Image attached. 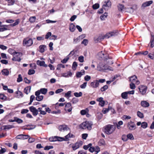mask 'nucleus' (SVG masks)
I'll return each instance as SVG.
<instances>
[{
    "mask_svg": "<svg viewBox=\"0 0 154 154\" xmlns=\"http://www.w3.org/2000/svg\"><path fill=\"white\" fill-rule=\"evenodd\" d=\"M30 66L31 68L35 69L36 67V65L35 63H32L30 64Z\"/></svg>",
    "mask_w": 154,
    "mask_h": 154,
    "instance_id": "nucleus-63",
    "label": "nucleus"
},
{
    "mask_svg": "<svg viewBox=\"0 0 154 154\" xmlns=\"http://www.w3.org/2000/svg\"><path fill=\"white\" fill-rule=\"evenodd\" d=\"M92 123L91 122L86 121L82 123L80 126V128L83 129H87L90 130L92 128Z\"/></svg>",
    "mask_w": 154,
    "mask_h": 154,
    "instance_id": "nucleus-3",
    "label": "nucleus"
},
{
    "mask_svg": "<svg viewBox=\"0 0 154 154\" xmlns=\"http://www.w3.org/2000/svg\"><path fill=\"white\" fill-rule=\"evenodd\" d=\"M69 29L71 32H73L75 30V25L73 23H71L69 26Z\"/></svg>",
    "mask_w": 154,
    "mask_h": 154,
    "instance_id": "nucleus-26",
    "label": "nucleus"
},
{
    "mask_svg": "<svg viewBox=\"0 0 154 154\" xmlns=\"http://www.w3.org/2000/svg\"><path fill=\"white\" fill-rule=\"evenodd\" d=\"M2 73L4 75L8 76L9 74V71L7 69H5L2 70Z\"/></svg>",
    "mask_w": 154,
    "mask_h": 154,
    "instance_id": "nucleus-23",
    "label": "nucleus"
},
{
    "mask_svg": "<svg viewBox=\"0 0 154 154\" xmlns=\"http://www.w3.org/2000/svg\"><path fill=\"white\" fill-rule=\"evenodd\" d=\"M88 41L87 39H84L83 41L82 42L81 44H84L85 45H87L88 44Z\"/></svg>",
    "mask_w": 154,
    "mask_h": 154,
    "instance_id": "nucleus-52",
    "label": "nucleus"
},
{
    "mask_svg": "<svg viewBox=\"0 0 154 154\" xmlns=\"http://www.w3.org/2000/svg\"><path fill=\"white\" fill-rule=\"evenodd\" d=\"M33 43L32 39L28 38H24L23 41V45L25 47L30 46L32 45Z\"/></svg>",
    "mask_w": 154,
    "mask_h": 154,
    "instance_id": "nucleus-4",
    "label": "nucleus"
},
{
    "mask_svg": "<svg viewBox=\"0 0 154 154\" xmlns=\"http://www.w3.org/2000/svg\"><path fill=\"white\" fill-rule=\"evenodd\" d=\"M58 129L60 131H70L69 128L65 125H60L59 126Z\"/></svg>",
    "mask_w": 154,
    "mask_h": 154,
    "instance_id": "nucleus-13",
    "label": "nucleus"
},
{
    "mask_svg": "<svg viewBox=\"0 0 154 154\" xmlns=\"http://www.w3.org/2000/svg\"><path fill=\"white\" fill-rule=\"evenodd\" d=\"M36 64L38 66H42L45 67H47L48 66V65L45 63V62L44 61L38 60L36 61Z\"/></svg>",
    "mask_w": 154,
    "mask_h": 154,
    "instance_id": "nucleus-16",
    "label": "nucleus"
},
{
    "mask_svg": "<svg viewBox=\"0 0 154 154\" xmlns=\"http://www.w3.org/2000/svg\"><path fill=\"white\" fill-rule=\"evenodd\" d=\"M40 91L41 93L43 94H45L47 92L48 90L47 88H42L40 89Z\"/></svg>",
    "mask_w": 154,
    "mask_h": 154,
    "instance_id": "nucleus-28",
    "label": "nucleus"
},
{
    "mask_svg": "<svg viewBox=\"0 0 154 154\" xmlns=\"http://www.w3.org/2000/svg\"><path fill=\"white\" fill-rule=\"evenodd\" d=\"M122 139L124 141H127L128 140L127 136H126L125 135H123L122 137Z\"/></svg>",
    "mask_w": 154,
    "mask_h": 154,
    "instance_id": "nucleus-62",
    "label": "nucleus"
},
{
    "mask_svg": "<svg viewBox=\"0 0 154 154\" xmlns=\"http://www.w3.org/2000/svg\"><path fill=\"white\" fill-rule=\"evenodd\" d=\"M153 40H154V35H152V33H151V38L150 41V46L152 47V43L153 42Z\"/></svg>",
    "mask_w": 154,
    "mask_h": 154,
    "instance_id": "nucleus-57",
    "label": "nucleus"
},
{
    "mask_svg": "<svg viewBox=\"0 0 154 154\" xmlns=\"http://www.w3.org/2000/svg\"><path fill=\"white\" fill-rule=\"evenodd\" d=\"M85 71L84 70H81L80 72H78L76 73V76L77 78H80L82 75L85 74Z\"/></svg>",
    "mask_w": 154,
    "mask_h": 154,
    "instance_id": "nucleus-20",
    "label": "nucleus"
},
{
    "mask_svg": "<svg viewBox=\"0 0 154 154\" xmlns=\"http://www.w3.org/2000/svg\"><path fill=\"white\" fill-rule=\"evenodd\" d=\"M61 68H65L64 65L62 64H58L57 66V69L59 70Z\"/></svg>",
    "mask_w": 154,
    "mask_h": 154,
    "instance_id": "nucleus-39",
    "label": "nucleus"
},
{
    "mask_svg": "<svg viewBox=\"0 0 154 154\" xmlns=\"http://www.w3.org/2000/svg\"><path fill=\"white\" fill-rule=\"evenodd\" d=\"M83 144V142L81 141L77 142L75 144L72 145V148L74 150H75L81 146Z\"/></svg>",
    "mask_w": 154,
    "mask_h": 154,
    "instance_id": "nucleus-9",
    "label": "nucleus"
},
{
    "mask_svg": "<svg viewBox=\"0 0 154 154\" xmlns=\"http://www.w3.org/2000/svg\"><path fill=\"white\" fill-rule=\"evenodd\" d=\"M7 97L3 94H0V99L2 100H5L6 99Z\"/></svg>",
    "mask_w": 154,
    "mask_h": 154,
    "instance_id": "nucleus-45",
    "label": "nucleus"
},
{
    "mask_svg": "<svg viewBox=\"0 0 154 154\" xmlns=\"http://www.w3.org/2000/svg\"><path fill=\"white\" fill-rule=\"evenodd\" d=\"M72 75V73L71 71L67 72H66L62 73L63 76L65 77H71Z\"/></svg>",
    "mask_w": 154,
    "mask_h": 154,
    "instance_id": "nucleus-21",
    "label": "nucleus"
},
{
    "mask_svg": "<svg viewBox=\"0 0 154 154\" xmlns=\"http://www.w3.org/2000/svg\"><path fill=\"white\" fill-rule=\"evenodd\" d=\"M118 34V32L117 30H114L112 32H109L107 33L105 35V38H108L111 37L115 36Z\"/></svg>",
    "mask_w": 154,
    "mask_h": 154,
    "instance_id": "nucleus-6",
    "label": "nucleus"
},
{
    "mask_svg": "<svg viewBox=\"0 0 154 154\" xmlns=\"http://www.w3.org/2000/svg\"><path fill=\"white\" fill-rule=\"evenodd\" d=\"M99 144L100 146L104 145L105 143L104 140L103 139H101L99 141Z\"/></svg>",
    "mask_w": 154,
    "mask_h": 154,
    "instance_id": "nucleus-41",
    "label": "nucleus"
},
{
    "mask_svg": "<svg viewBox=\"0 0 154 154\" xmlns=\"http://www.w3.org/2000/svg\"><path fill=\"white\" fill-rule=\"evenodd\" d=\"M116 129V127L113 125H108L104 127V132L107 134L112 133Z\"/></svg>",
    "mask_w": 154,
    "mask_h": 154,
    "instance_id": "nucleus-2",
    "label": "nucleus"
},
{
    "mask_svg": "<svg viewBox=\"0 0 154 154\" xmlns=\"http://www.w3.org/2000/svg\"><path fill=\"white\" fill-rule=\"evenodd\" d=\"M141 127L143 128H146L147 127V124L146 122H143L141 123Z\"/></svg>",
    "mask_w": 154,
    "mask_h": 154,
    "instance_id": "nucleus-40",
    "label": "nucleus"
},
{
    "mask_svg": "<svg viewBox=\"0 0 154 154\" xmlns=\"http://www.w3.org/2000/svg\"><path fill=\"white\" fill-rule=\"evenodd\" d=\"M78 101V99L76 98H73L72 100V102L73 103H76Z\"/></svg>",
    "mask_w": 154,
    "mask_h": 154,
    "instance_id": "nucleus-59",
    "label": "nucleus"
},
{
    "mask_svg": "<svg viewBox=\"0 0 154 154\" xmlns=\"http://www.w3.org/2000/svg\"><path fill=\"white\" fill-rule=\"evenodd\" d=\"M92 145L91 143H89L87 145H84L83 146V148L85 150L87 149L88 148L91 146Z\"/></svg>",
    "mask_w": 154,
    "mask_h": 154,
    "instance_id": "nucleus-56",
    "label": "nucleus"
},
{
    "mask_svg": "<svg viewBox=\"0 0 154 154\" xmlns=\"http://www.w3.org/2000/svg\"><path fill=\"white\" fill-rule=\"evenodd\" d=\"M108 88V86L105 85L100 89V90L102 91H106Z\"/></svg>",
    "mask_w": 154,
    "mask_h": 154,
    "instance_id": "nucleus-54",
    "label": "nucleus"
},
{
    "mask_svg": "<svg viewBox=\"0 0 154 154\" xmlns=\"http://www.w3.org/2000/svg\"><path fill=\"white\" fill-rule=\"evenodd\" d=\"M69 59V57L67 56L66 58H64L63 60L61 61V62L62 63H66Z\"/></svg>",
    "mask_w": 154,
    "mask_h": 154,
    "instance_id": "nucleus-49",
    "label": "nucleus"
},
{
    "mask_svg": "<svg viewBox=\"0 0 154 154\" xmlns=\"http://www.w3.org/2000/svg\"><path fill=\"white\" fill-rule=\"evenodd\" d=\"M149 58L151 59H154V55L153 54L149 53L148 55Z\"/></svg>",
    "mask_w": 154,
    "mask_h": 154,
    "instance_id": "nucleus-64",
    "label": "nucleus"
},
{
    "mask_svg": "<svg viewBox=\"0 0 154 154\" xmlns=\"http://www.w3.org/2000/svg\"><path fill=\"white\" fill-rule=\"evenodd\" d=\"M128 94L127 92L122 93L121 94L122 98L124 99H127L128 98Z\"/></svg>",
    "mask_w": 154,
    "mask_h": 154,
    "instance_id": "nucleus-30",
    "label": "nucleus"
},
{
    "mask_svg": "<svg viewBox=\"0 0 154 154\" xmlns=\"http://www.w3.org/2000/svg\"><path fill=\"white\" fill-rule=\"evenodd\" d=\"M57 139V136H55L54 137H51L49 138V140L51 142L56 141Z\"/></svg>",
    "mask_w": 154,
    "mask_h": 154,
    "instance_id": "nucleus-37",
    "label": "nucleus"
},
{
    "mask_svg": "<svg viewBox=\"0 0 154 154\" xmlns=\"http://www.w3.org/2000/svg\"><path fill=\"white\" fill-rule=\"evenodd\" d=\"M91 79L90 76L88 75H86L84 77V79L85 81H89Z\"/></svg>",
    "mask_w": 154,
    "mask_h": 154,
    "instance_id": "nucleus-60",
    "label": "nucleus"
},
{
    "mask_svg": "<svg viewBox=\"0 0 154 154\" xmlns=\"http://www.w3.org/2000/svg\"><path fill=\"white\" fill-rule=\"evenodd\" d=\"M78 60L80 62H83L84 61V57L82 56H79L78 58Z\"/></svg>",
    "mask_w": 154,
    "mask_h": 154,
    "instance_id": "nucleus-51",
    "label": "nucleus"
},
{
    "mask_svg": "<svg viewBox=\"0 0 154 154\" xmlns=\"http://www.w3.org/2000/svg\"><path fill=\"white\" fill-rule=\"evenodd\" d=\"M46 46L45 45H41L39 47V51L41 53H43L45 51V48Z\"/></svg>",
    "mask_w": 154,
    "mask_h": 154,
    "instance_id": "nucleus-27",
    "label": "nucleus"
},
{
    "mask_svg": "<svg viewBox=\"0 0 154 154\" xmlns=\"http://www.w3.org/2000/svg\"><path fill=\"white\" fill-rule=\"evenodd\" d=\"M22 78L20 74L18 75V77L17 79V82H20L22 81Z\"/></svg>",
    "mask_w": 154,
    "mask_h": 154,
    "instance_id": "nucleus-55",
    "label": "nucleus"
},
{
    "mask_svg": "<svg viewBox=\"0 0 154 154\" xmlns=\"http://www.w3.org/2000/svg\"><path fill=\"white\" fill-rule=\"evenodd\" d=\"M135 84V83L131 82V84H130V88L131 89H134L135 88L136 86Z\"/></svg>",
    "mask_w": 154,
    "mask_h": 154,
    "instance_id": "nucleus-50",
    "label": "nucleus"
},
{
    "mask_svg": "<svg viewBox=\"0 0 154 154\" xmlns=\"http://www.w3.org/2000/svg\"><path fill=\"white\" fill-rule=\"evenodd\" d=\"M31 89V87L30 86L26 87L24 88V92L26 94H27L30 92Z\"/></svg>",
    "mask_w": 154,
    "mask_h": 154,
    "instance_id": "nucleus-25",
    "label": "nucleus"
},
{
    "mask_svg": "<svg viewBox=\"0 0 154 154\" xmlns=\"http://www.w3.org/2000/svg\"><path fill=\"white\" fill-rule=\"evenodd\" d=\"M3 127H4V129L5 130V129H9L12 128H14V126L12 125H4L3 126Z\"/></svg>",
    "mask_w": 154,
    "mask_h": 154,
    "instance_id": "nucleus-29",
    "label": "nucleus"
},
{
    "mask_svg": "<svg viewBox=\"0 0 154 154\" xmlns=\"http://www.w3.org/2000/svg\"><path fill=\"white\" fill-rule=\"evenodd\" d=\"M36 19V18L35 16L31 17L29 19V21L31 23L34 22Z\"/></svg>",
    "mask_w": 154,
    "mask_h": 154,
    "instance_id": "nucleus-38",
    "label": "nucleus"
},
{
    "mask_svg": "<svg viewBox=\"0 0 154 154\" xmlns=\"http://www.w3.org/2000/svg\"><path fill=\"white\" fill-rule=\"evenodd\" d=\"M88 112V109H85L82 110L80 112V113L82 115H84Z\"/></svg>",
    "mask_w": 154,
    "mask_h": 154,
    "instance_id": "nucleus-33",
    "label": "nucleus"
},
{
    "mask_svg": "<svg viewBox=\"0 0 154 154\" xmlns=\"http://www.w3.org/2000/svg\"><path fill=\"white\" fill-rule=\"evenodd\" d=\"M74 94L75 97H79L81 96L82 95V92H80L79 93H74Z\"/></svg>",
    "mask_w": 154,
    "mask_h": 154,
    "instance_id": "nucleus-36",
    "label": "nucleus"
},
{
    "mask_svg": "<svg viewBox=\"0 0 154 154\" xmlns=\"http://www.w3.org/2000/svg\"><path fill=\"white\" fill-rule=\"evenodd\" d=\"M104 4L103 5V8L105 10H108L111 5V2L109 0H108L107 1H105L104 2Z\"/></svg>",
    "mask_w": 154,
    "mask_h": 154,
    "instance_id": "nucleus-11",
    "label": "nucleus"
},
{
    "mask_svg": "<svg viewBox=\"0 0 154 154\" xmlns=\"http://www.w3.org/2000/svg\"><path fill=\"white\" fill-rule=\"evenodd\" d=\"M65 110L69 112L72 111V107L71 103H66L65 107Z\"/></svg>",
    "mask_w": 154,
    "mask_h": 154,
    "instance_id": "nucleus-15",
    "label": "nucleus"
},
{
    "mask_svg": "<svg viewBox=\"0 0 154 154\" xmlns=\"http://www.w3.org/2000/svg\"><path fill=\"white\" fill-rule=\"evenodd\" d=\"M118 10L121 11H125L126 8L122 4H119L117 6Z\"/></svg>",
    "mask_w": 154,
    "mask_h": 154,
    "instance_id": "nucleus-22",
    "label": "nucleus"
},
{
    "mask_svg": "<svg viewBox=\"0 0 154 154\" xmlns=\"http://www.w3.org/2000/svg\"><path fill=\"white\" fill-rule=\"evenodd\" d=\"M8 3V5H12L14 4L15 0H6Z\"/></svg>",
    "mask_w": 154,
    "mask_h": 154,
    "instance_id": "nucleus-31",
    "label": "nucleus"
},
{
    "mask_svg": "<svg viewBox=\"0 0 154 154\" xmlns=\"http://www.w3.org/2000/svg\"><path fill=\"white\" fill-rule=\"evenodd\" d=\"M77 66V63L75 61L73 63V64H72V69L74 70H75Z\"/></svg>",
    "mask_w": 154,
    "mask_h": 154,
    "instance_id": "nucleus-43",
    "label": "nucleus"
},
{
    "mask_svg": "<svg viewBox=\"0 0 154 154\" xmlns=\"http://www.w3.org/2000/svg\"><path fill=\"white\" fill-rule=\"evenodd\" d=\"M29 109L31 112L32 113L33 116H35L38 115V108L36 109V108L33 106H32L29 108Z\"/></svg>",
    "mask_w": 154,
    "mask_h": 154,
    "instance_id": "nucleus-14",
    "label": "nucleus"
},
{
    "mask_svg": "<svg viewBox=\"0 0 154 154\" xmlns=\"http://www.w3.org/2000/svg\"><path fill=\"white\" fill-rule=\"evenodd\" d=\"M14 119H15V122H16L19 124H20L23 122V121L21 119L18 118L17 117H14Z\"/></svg>",
    "mask_w": 154,
    "mask_h": 154,
    "instance_id": "nucleus-35",
    "label": "nucleus"
},
{
    "mask_svg": "<svg viewBox=\"0 0 154 154\" xmlns=\"http://www.w3.org/2000/svg\"><path fill=\"white\" fill-rule=\"evenodd\" d=\"M16 94H18V96H19L18 97V98H20V97H22L23 96V95L22 92L19 91H16Z\"/></svg>",
    "mask_w": 154,
    "mask_h": 154,
    "instance_id": "nucleus-46",
    "label": "nucleus"
},
{
    "mask_svg": "<svg viewBox=\"0 0 154 154\" xmlns=\"http://www.w3.org/2000/svg\"><path fill=\"white\" fill-rule=\"evenodd\" d=\"M97 100L99 102V105L102 107L105 104V101L103 100V98L100 97L97 99Z\"/></svg>",
    "mask_w": 154,
    "mask_h": 154,
    "instance_id": "nucleus-17",
    "label": "nucleus"
},
{
    "mask_svg": "<svg viewBox=\"0 0 154 154\" xmlns=\"http://www.w3.org/2000/svg\"><path fill=\"white\" fill-rule=\"evenodd\" d=\"M141 106L144 107H147L149 106V103L146 101H143L141 102Z\"/></svg>",
    "mask_w": 154,
    "mask_h": 154,
    "instance_id": "nucleus-24",
    "label": "nucleus"
},
{
    "mask_svg": "<svg viewBox=\"0 0 154 154\" xmlns=\"http://www.w3.org/2000/svg\"><path fill=\"white\" fill-rule=\"evenodd\" d=\"M42 108L39 107L38 108V112H40V113L43 115H45L46 114V113L45 111L42 110Z\"/></svg>",
    "mask_w": 154,
    "mask_h": 154,
    "instance_id": "nucleus-32",
    "label": "nucleus"
},
{
    "mask_svg": "<svg viewBox=\"0 0 154 154\" xmlns=\"http://www.w3.org/2000/svg\"><path fill=\"white\" fill-rule=\"evenodd\" d=\"M153 3L152 1H149L143 3L142 5L141 8H144L146 7L150 6Z\"/></svg>",
    "mask_w": 154,
    "mask_h": 154,
    "instance_id": "nucleus-18",
    "label": "nucleus"
},
{
    "mask_svg": "<svg viewBox=\"0 0 154 154\" xmlns=\"http://www.w3.org/2000/svg\"><path fill=\"white\" fill-rule=\"evenodd\" d=\"M99 7V5L98 3H96L92 6V8L94 9H96Z\"/></svg>",
    "mask_w": 154,
    "mask_h": 154,
    "instance_id": "nucleus-47",
    "label": "nucleus"
},
{
    "mask_svg": "<svg viewBox=\"0 0 154 154\" xmlns=\"http://www.w3.org/2000/svg\"><path fill=\"white\" fill-rule=\"evenodd\" d=\"M21 54L20 52H15L13 53V57L12 60L14 61H18L20 62L21 60L20 58Z\"/></svg>",
    "mask_w": 154,
    "mask_h": 154,
    "instance_id": "nucleus-5",
    "label": "nucleus"
},
{
    "mask_svg": "<svg viewBox=\"0 0 154 154\" xmlns=\"http://www.w3.org/2000/svg\"><path fill=\"white\" fill-rule=\"evenodd\" d=\"M137 114L138 116L140 118H143L144 117L143 114L139 111L137 112Z\"/></svg>",
    "mask_w": 154,
    "mask_h": 154,
    "instance_id": "nucleus-42",
    "label": "nucleus"
},
{
    "mask_svg": "<svg viewBox=\"0 0 154 154\" xmlns=\"http://www.w3.org/2000/svg\"><path fill=\"white\" fill-rule=\"evenodd\" d=\"M127 137L128 139H129L131 140H133L134 139V137L133 135L131 134H129L127 135Z\"/></svg>",
    "mask_w": 154,
    "mask_h": 154,
    "instance_id": "nucleus-44",
    "label": "nucleus"
},
{
    "mask_svg": "<svg viewBox=\"0 0 154 154\" xmlns=\"http://www.w3.org/2000/svg\"><path fill=\"white\" fill-rule=\"evenodd\" d=\"M43 98V95H40L36 96V100L39 101H42Z\"/></svg>",
    "mask_w": 154,
    "mask_h": 154,
    "instance_id": "nucleus-34",
    "label": "nucleus"
},
{
    "mask_svg": "<svg viewBox=\"0 0 154 154\" xmlns=\"http://www.w3.org/2000/svg\"><path fill=\"white\" fill-rule=\"evenodd\" d=\"M129 81L131 83H135L137 85L139 84L140 82L137 80V76L134 75L129 78Z\"/></svg>",
    "mask_w": 154,
    "mask_h": 154,
    "instance_id": "nucleus-8",
    "label": "nucleus"
},
{
    "mask_svg": "<svg viewBox=\"0 0 154 154\" xmlns=\"http://www.w3.org/2000/svg\"><path fill=\"white\" fill-rule=\"evenodd\" d=\"M97 70L100 71H104L106 70L109 71H112L113 70L112 67L104 65L102 62H100L98 64L97 66Z\"/></svg>",
    "mask_w": 154,
    "mask_h": 154,
    "instance_id": "nucleus-1",
    "label": "nucleus"
},
{
    "mask_svg": "<svg viewBox=\"0 0 154 154\" xmlns=\"http://www.w3.org/2000/svg\"><path fill=\"white\" fill-rule=\"evenodd\" d=\"M35 73V71L33 69H30L28 71V74L29 75L33 74Z\"/></svg>",
    "mask_w": 154,
    "mask_h": 154,
    "instance_id": "nucleus-53",
    "label": "nucleus"
},
{
    "mask_svg": "<svg viewBox=\"0 0 154 154\" xmlns=\"http://www.w3.org/2000/svg\"><path fill=\"white\" fill-rule=\"evenodd\" d=\"M136 126L134 123L130 121L128 123V128L130 130H134L136 128Z\"/></svg>",
    "mask_w": 154,
    "mask_h": 154,
    "instance_id": "nucleus-10",
    "label": "nucleus"
},
{
    "mask_svg": "<svg viewBox=\"0 0 154 154\" xmlns=\"http://www.w3.org/2000/svg\"><path fill=\"white\" fill-rule=\"evenodd\" d=\"M147 88L146 86L140 85L138 88L140 93L143 95L146 94Z\"/></svg>",
    "mask_w": 154,
    "mask_h": 154,
    "instance_id": "nucleus-7",
    "label": "nucleus"
},
{
    "mask_svg": "<svg viewBox=\"0 0 154 154\" xmlns=\"http://www.w3.org/2000/svg\"><path fill=\"white\" fill-rule=\"evenodd\" d=\"M99 83L98 80H96L92 82L91 83V86L93 88H96L98 87Z\"/></svg>",
    "mask_w": 154,
    "mask_h": 154,
    "instance_id": "nucleus-19",
    "label": "nucleus"
},
{
    "mask_svg": "<svg viewBox=\"0 0 154 154\" xmlns=\"http://www.w3.org/2000/svg\"><path fill=\"white\" fill-rule=\"evenodd\" d=\"M53 146H47L44 148V149L45 150H48L49 149L53 148Z\"/></svg>",
    "mask_w": 154,
    "mask_h": 154,
    "instance_id": "nucleus-61",
    "label": "nucleus"
},
{
    "mask_svg": "<svg viewBox=\"0 0 154 154\" xmlns=\"http://www.w3.org/2000/svg\"><path fill=\"white\" fill-rule=\"evenodd\" d=\"M71 91H69L65 94V96L67 98H69L71 96Z\"/></svg>",
    "mask_w": 154,
    "mask_h": 154,
    "instance_id": "nucleus-48",
    "label": "nucleus"
},
{
    "mask_svg": "<svg viewBox=\"0 0 154 154\" xmlns=\"http://www.w3.org/2000/svg\"><path fill=\"white\" fill-rule=\"evenodd\" d=\"M85 37V35L83 34L80 35L76 38H74L73 43L74 44H76L79 42L81 40Z\"/></svg>",
    "mask_w": 154,
    "mask_h": 154,
    "instance_id": "nucleus-12",
    "label": "nucleus"
},
{
    "mask_svg": "<svg viewBox=\"0 0 154 154\" xmlns=\"http://www.w3.org/2000/svg\"><path fill=\"white\" fill-rule=\"evenodd\" d=\"M87 84V82H85L83 83V84L80 86V87L82 89H84L86 87Z\"/></svg>",
    "mask_w": 154,
    "mask_h": 154,
    "instance_id": "nucleus-58",
    "label": "nucleus"
}]
</instances>
